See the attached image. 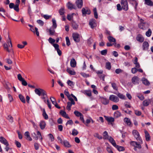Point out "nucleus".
Here are the masks:
<instances>
[{
  "mask_svg": "<svg viewBox=\"0 0 153 153\" xmlns=\"http://www.w3.org/2000/svg\"><path fill=\"white\" fill-rule=\"evenodd\" d=\"M25 135L26 137V139L29 141L32 140V138L30 137V133L28 131H26L25 133Z\"/></svg>",
  "mask_w": 153,
  "mask_h": 153,
  "instance_id": "bb28decb",
  "label": "nucleus"
},
{
  "mask_svg": "<svg viewBox=\"0 0 153 153\" xmlns=\"http://www.w3.org/2000/svg\"><path fill=\"white\" fill-rule=\"evenodd\" d=\"M114 116L115 118H118L121 116V114L119 111H117L114 112Z\"/></svg>",
  "mask_w": 153,
  "mask_h": 153,
  "instance_id": "393cba45",
  "label": "nucleus"
},
{
  "mask_svg": "<svg viewBox=\"0 0 153 153\" xmlns=\"http://www.w3.org/2000/svg\"><path fill=\"white\" fill-rule=\"evenodd\" d=\"M78 133L77 131L75 129H74L72 130V134L74 136L76 135Z\"/></svg>",
  "mask_w": 153,
  "mask_h": 153,
  "instance_id": "8fccbe9b",
  "label": "nucleus"
},
{
  "mask_svg": "<svg viewBox=\"0 0 153 153\" xmlns=\"http://www.w3.org/2000/svg\"><path fill=\"white\" fill-rule=\"evenodd\" d=\"M145 137H146V141H149L150 139V137L147 131H145Z\"/></svg>",
  "mask_w": 153,
  "mask_h": 153,
  "instance_id": "c85d7f7f",
  "label": "nucleus"
},
{
  "mask_svg": "<svg viewBox=\"0 0 153 153\" xmlns=\"http://www.w3.org/2000/svg\"><path fill=\"white\" fill-rule=\"evenodd\" d=\"M94 136L95 137H97L99 139H102V137L98 133L95 134Z\"/></svg>",
  "mask_w": 153,
  "mask_h": 153,
  "instance_id": "864d4df0",
  "label": "nucleus"
},
{
  "mask_svg": "<svg viewBox=\"0 0 153 153\" xmlns=\"http://www.w3.org/2000/svg\"><path fill=\"white\" fill-rule=\"evenodd\" d=\"M152 33V31L150 29H149L148 31L146 33V35L148 37H149L151 36Z\"/></svg>",
  "mask_w": 153,
  "mask_h": 153,
  "instance_id": "09e8293b",
  "label": "nucleus"
},
{
  "mask_svg": "<svg viewBox=\"0 0 153 153\" xmlns=\"http://www.w3.org/2000/svg\"><path fill=\"white\" fill-rule=\"evenodd\" d=\"M149 46V44L148 42H144L143 44L142 48L143 50H146L148 49Z\"/></svg>",
  "mask_w": 153,
  "mask_h": 153,
  "instance_id": "dca6fc26",
  "label": "nucleus"
},
{
  "mask_svg": "<svg viewBox=\"0 0 153 153\" xmlns=\"http://www.w3.org/2000/svg\"><path fill=\"white\" fill-rule=\"evenodd\" d=\"M37 134L38 135V138H39L40 141L41 142H42V140L43 138L41 133L40 132V131H38L37 132Z\"/></svg>",
  "mask_w": 153,
  "mask_h": 153,
  "instance_id": "a19ab883",
  "label": "nucleus"
},
{
  "mask_svg": "<svg viewBox=\"0 0 153 153\" xmlns=\"http://www.w3.org/2000/svg\"><path fill=\"white\" fill-rule=\"evenodd\" d=\"M72 26L73 28L75 30L77 29L78 27V25L74 22H72Z\"/></svg>",
  "mask_w": 153,
  "mask_h": 153,
  "instance_id": "79ce46f5",
  "label": "nucleus"
},
{
  "mask_svg": "<svg viewBox=\"0 0 153 153\" xmlns=\"http://www.w3.org/2000/svg\"><path fill=\"white\" fill-rule=\"evenodd\" d=\"M17 77L19 80L21 82L24 79L22 78L20 74H18Z\"/></svg>",
  "mask_w": 153,
  "mask_h": 153,
  "instance_id": "338daca9",
  "label": "nucleus"
},
{
  "mask_svg": "<svg viewBox=\"0 0 153 153\" xmlns=\"http://www.w3.org/2000/svg\"><path fill=\"white\" fill-rule=\"evenodd\" d=\"M19 97L21 101L23 103H25V100L24 97L22 94H19Z\"/></svg>",
  "mask_w": 153,
  "mask_h": 153,
  "instance_id": "473e14b6",
  "label": "nucleus"
},
{
  "mask_svg": "<svg viewBox=\"0 0 153 153\" xmlns=\"http://www.w3.org/2000/svg\"><path fill=\"white\" fill-rule=\"evenodd\" d=\"M34 91L35 93L39 96L46 95V91L43 89L40 88H36Z\"/></svg>",
  "mask_w": 153,
  "mask_h": 153,
  "instance_id": "20e7f679",
  "label": "nucleus"
},
{
  "mask_svg": "<svg viewBox=\"0 0 153 153\" xmlns=\"http://www.w3.org/2000/svg\"><path fill=\"white\" fill-rule=\"evenodd\" d=\"M69 100L70 101V102H72V104H73V105H74L75 104V102H74L73 99L71 97V96L68 97Z\"/></svg>",
  "mask_w": 153,
  "mask_h": 153,
  "instance_id": "5fc2aeb1",
  "label": "nucleus"
},
{
  "mask_svg": "<svg viewBox=\"0 0 153 153\" xmlns=\"http://www.w3.org/2000/svg\"><path fill=\"white\" fill-rule=\"evenodd\" d=\"M81 75L84 77L86 78L89 77V74H86L84 73H80Z\"/></svg>",
  "mask_w": 153,
  "mask_h": 153,
  "instance_id": "052dcab7",
  "label": "nucleus"
},
{
  "mask_svg": "<svg viewBox=\"0 0 153 153\" xmlns=\"http://www.w3.org/2000/svg\"><path fill=\"white\" fill-rule=\"evenodd\" d=\"M123 9L125 11H127L128 9V3L127 0H122L121 2Z\"/></svg>",
  "mask_w": 153,
  "mask_h": 153,
  "instance_id": "39448f33",
  "label": "nucleus"
},
{
  "mask_svg": "<svg viewBox=\"0 0 153 153\" xmlns=\"http://www.w3.org/2000/svg\"><path fill=\"white\" fill-rule=\"evenodd\" d=\"M64 146L67 147H70L71 146V145L69 143V142L67 140H64L63 143Z\"/></svg>",
  "mask_w": 153,
  "mask_h": 153,
  "instance_id": "f704fd0d",
  "label": "nucleus"
},
{
  "mask_svg": "<svg viewBox=\"0 0 153 153\" xmlns=\"http://www.w3.org/2000/svg\"><path fill=\"white\" fill-rule=\"evenodd\" d=\"M59 13L60 15L63 16L64 15L65 13V10L64 7H61L59 11Z\"/></svg>",
  "mask_w": 153,
  "mask_h": 153,
  "instance_id": "7c9ffc66",
  "label": "nucleus"
},
{
  "mask_svg": "<svg viewBox=\"0 0 153 153\" xmlns=\"http://www.w3.org/2000/svg\"><path fill=\"white\" fill-rule=\"evenodd\" d=\"M67 105L66 107L68 111L70 110L71 106L73 104H72V102H68L67 103Z\"/></svg>",
  "mask_w": 153,
  "mask_h": 153,
  "instance_id": "c9c22d12",
  "label": "nucleus"
},
{
  "mask_svg": "<svg viewBox=\"0 0 153 153\" xmlns=\"http://www.w3.org/2000/svg\"><path fill=\"white\" fill-rule=\"evenodd\" d=\"M140 80L139 77L137 76L133 77L131 79L132 83L134 85H137L139 83Z\"/></svg>",
  "mask_w": 153,
  "mask_h": 153,
  "instance_id": "6e6552de",
  "label": "nucleus"
},
{
  "mask_svg": "<svg viewBox=\"0 0 153 153\" xmlns=\"http://www.w3.org/2000/svg\"><path fill=\"white\" fill-rule=\"evenodd\" d=\"M75 4L78 8H81L83 6L82 0H76L75 2Z\"/></svg>",
  "mask_w": 153,
  "mask_h": 153,
  "instance_id": "9b49d317",
  "label": "nucleus"
},
{
  "mask_svg": "<svg viewBox=\"0 0 153 153\" xmlns=\"http://www.w3.org/2000/svg\"><path fill=\"white\" fill-rule=\"evenodd\" d=\"M115 147L117 148L119 151H123L124 150V147L122 146H119L117 145L116 146H115Z\"/></svg>",
  "mask_w": 153,
  "mask_h": 153,
  "instance_id": "37998d69",
  "label": "nucleus"
},
{
  "mask_svg": "<svg viewBox=\"0 0 153 153\" xmlns=\"http://www.w3.org/2000/svg\"><path fill=\"white\" fill-rule=\"evenodd\" d=\"M134 113L137 116H140L141 114V111L137 110H134Z\"/></svg>",
  "mask_w": 153,
  "mask_h": 153,
  "instance_id": "680f3d73",
  "label": "nucleus"
},
{
  "mask_svg": "<svg viewBox=\"0 0 153 153\" xmlns=\"http://www.w3.org/2000/svg\"><path fill=\"white\" fill-rule=\"evenodd\" d=\"M109 99L111 101L115 102H117L119 101L118 98L114 95H110L109 96Z\"/></svg>",
  "mask_w": 153,
  "mask_h": 153,
  "instance_id": "1a4fd4ad",
  "label": "nucleus"
},
{
  "mask_svg": "<svg viewBox=\"0 0 153 153\" xmlns=\"http://www.w3.org/2000/svg\"><path fill=\"white\" fill-rule=\"evenodd\" d=\"M136 39L138 41L140 42H143L144 40V39L143 36L140 34L138 35L137 36Z\"/></svg>",
  "mask_w": 153,
  "mask_h": 153,
  "instance_id": "6ab92c4d",
  "label": "nucleus"
},
{
  "mask_svg": "<svg viewBox=\"0 0 153 153\" xmlns=\"http://www.w3.org/2000/svg\"><path fill=\"white\" fill-rule=\"evenodd\" d=\"M108 140L113 145V146H114V147L116 146L117 144L115 143V142L112 137L110 136V137H109V138L108 139Z\"/></svg>",
  "mask_w": 153,
  "mask_h": 153,
  "instance_id": "5701e85b",
  "label": "nucleus"
},
{
  "mask_svg": "<svg viewBox=\"0 0 153 153\" xmlns=\"http://www.w3.org/2000/svg\"><path fill=\"white\" fill-rule=\"evenodd\" d=\"M131 3L134 6V8L135 9H136L137 7L138 4L137 2L134 0H132L131 1Z\"/></svg>",
  "mask_w": 153,
  "mask_h": 153,
  "instance_id": "e433bc0d",
  "label": "nucleus"
},
{
  "mask_svg": "<svg viewBox=\"0 0 153 153\" xmlns=\"http://www.w3.org/2000/svg\"><path fill=\"white\" fill-rule=\"evenodd\" d=\"M117 96L120 99L123 100H125L126 99L125 96L122 94L118 93L117 94Z\"/></svg>",
  "mask_w": 153,
  "mask_h": 153,
  "instance_id": "4c0bfd02",
  "label": "nucleus"
},
{
  "mask_svg": "<svg viewBox=\"0 0 153 153\" xmlns=\"http://www.w3.org/2000/svg\"><path fill=\"white\" fill-rule=\"evenodd\" d=\"M81 92L88 97H90L91 95V93L90 90H82Z\"/></svg>",
  "mask_w": 153,
  "mask_h": 153,
  "instance_id": "a211bd4d",
  "label": "nucleus"
},
{
  "mask_svg": "<svg viewBox=\"0 0 153 153\" xmlns=\"http://www.w3.org/2000/svg\"><path fill=\"white\" fill-rule=\"evenodd\" d=\"M74 114L77 117H80L81 116L82 114L80 113V112L77 111H75L74 112Z\"/></svg>",
  "mask_w": 153,
  "mask_h": 153,
  "instance_id": "6e6d98bb",
  "label": "nucleus"
},
{
  "mask_svg": "<svg viewBox=\"0 0 153 153\" xmlns=\"http://www.w3.org/2000/svg\"><path fill=\"white\" fill-rule=\"evenodd\" d=\"M137 71V69L136 68H131V72L133 74H135Z\"/></svg>",
  "mask_w": 153,
  "mask_h": 153,
  "instance_id": "69168bd1",
  "label": "nucleus"
},
{
  "mask_svg": "<svg viewBox=\"0 0 153 153\" xmlns=\"http://www.w3.org/2000/svg\"><path fill=\"white\" fill-rule=\"evenodd\" d=\"M65 39L67 45L69 46L71 45V43L68 37V36L66 37H65Z\"/></svg>",
  "mask_w": 153,
  "mask_h": 153,
  "instance_id": "3c124183",
  "label": "nucleus"
},
{
  "mask_svg": "<svg viewBox=\"0 0 153 153\" xmlns=\"http://www.w3.org/2000/svg\"><path fill=\"white\" fill-rule=\"evenodd\" d=\"M104 117L105 120L109 123L114 122V118L113 117L106 116H105Z\"/></svg>",
  "mask_w": 153,
  "mask_h": 153,
  "instance_id": "b1692460",
  "label": "nucleus"
},
{
  "mask_svg": "<svg viewBox=\"0 0 153 153\" xmlns=\"http://www.w3.org/2000/svg\"><path fill=\"white\" fill-rule=\"evenodd\" d=\"M67 71L71 75H75L76 74V72L74 70H71L70 68H67Z\"/></svg>",
  "mask_w": 153,
  "mask_h": 153,
  "instance_id": "c756f323",
  "label": "nucleus"
},
{
  "mask_svg": "<svg viewBox=\"0 0 153 153\" xmlns=\"http://www.w3.org/2000/svg\"><path fill=\"white\" fill-rule=\"evenodd\" d=\"M108 39L109 41L110 42H116L115 39L112 36H109L108 37Z\"/></svg>",
  "mask_w": 153,
  "mask_h": 153,
  "instance_id": "58836bf2",
  "label": "nucleus"
},
{
  "mask_svg": "<svg viewBox=\"0 0 153 153\" xmlns=\"http://www.w3.org/2000/svg\"><path fill=\"white\" fill-rule=\"evenodd\" d=\"M67 6L68 9L72 10L73 9H76V7L74 4L70 2H68L67 4Z\"/></svg>",
  "mask_w": 153,
  "mask_h": 153,
  "instance_id": "f8f14e48",
  "label": "nucleus"
},
{
  "mask_svg": "<svg viewBox=\"0 0 153 153\" xmlns=\"http://www.w3.org/2000/svg\"><path fill=\"white\" fill-rule=\"evenodd\" d=\"M46 123L44 121H41L39 123V126L41 129L43 130L45 128Z\"/></svg>",
  "mask_w": 153,
  "mask_h": 153,
  "instance_id": "a878e982",
  "label": "nucleus"
},
{
  "mask_svg": "<svg viewBox=\"0 0 153 153\" xmlns=\"http://www.w3.org/2000/svg\"><path fill=\"white\" fill-rule=\"evenodd\" d=\"M144 4L150 6H153V2L151 0H144Z\"/></svg>",
  "mask_w": 153,
  "mask_h": 153,
  "instance_id": "412c9836",
  "label": "nucleus"
},
{
  "mask_svg": "<svg viewBox=\"0 0 153 153\" xmlns=\"http://www.w3.org/2000/svg\"><path fill=\"white\" fill-rule=\"evenodd\" d=\"M112 109L113 110H117L118 109V107L117 105H112Z\"/></svg>",
  "mask_w": 153,
  "mask_h": 153,
  "instance_id": "774afa93",
  "label": "nucleus"
},
{
  "mask_svg": "<svg viewBox=\"0 0 153 153\" xmlns=\"http://www.w3.org/2000/svg\"><path fill=\"white\" fill-rule=\"evenodd\" d=\"M76 63L74 58H72L71 60L70 65L72 67H75L76 65Z\"/></svg>",
  "mask_w": 153,
  "mask_h": 153,
  "instance_id": "4be33fe9",
  "label": "nucleus"
},
{
  "mask_svg": "<svg viewBox=\"0 0 153 153\" xmlns=\"http://www.w3.org/2000/svg\"><path fill=\"white\" fill-rule=\"evenodd\" d=\"M137 97L141 100H143L144 99V97L140 94H137Z\"/></svg>",
  "mask_w": 153,
  "mask_h": 153,
  "instance_id": "4d7b16f0",
  "label": "nucleus"
},
{
  "mask_svg": "<svg viewBox=\"0 0 153 153\" xmlns=\"http://www.w3.org/2000/svg\"><path fill=\"white\" fill-rule=\"evenodd\" d=\"M103 138L104 139H108L109 138V137H110V136H109L108 135V132L106 131H105L103 133Z\"/></svg>",
  "mask_w": 153,
  "mask_h": 153,
  "instance_id": "2f4dec72",
  "label": "nucleus"
},
{
  "mask_svg": "<svg viewBox=\"0 0 153 153\" xmlns=\"http://www.w3.org/2000/svg\"><path fill=\"white\" fill-rule=\"evenodd\" d=\"M52 21L53 23L52 27L54 29H56L57 27L56 21L54 19H53Z\"/></svg>",
  "mask_w": 153,
  "mask_h": 153,
  "instance_id": "72a5a7b5",
  "label": "nucleus"
},
{
  "mask_svg": "<svg viewBox=\"0 0 153 153\" xmlns=\"http://www.w3.org/2000/svg\"><path fill=\"white\" fill-rule=\"evenodd\" d=\"M19 5L18 4H16V5H14L13 8L17 12H18L19 10Z\"/></svg>",
  "mask_w": 153,
  "mask_h": 153,
  "instance_id": "603ef678",
  "label": "nucleus"
},
{
  "mask_svg": "<svg viewBox=\"0 0 153 153\" xmlns=\"http://www.w3.org/2000/svg\"><path fill=\"white\" fill-rule=\"evenodd\" d=\"M141 81L142 83L145 85H149L150 84V82L148 80L144 78H142Z\"/></svg>",
  "mask_w": 153,
  "mask_h": 153,
  "instance_id": "aec40b11",
  "label": "nucleus"
},
{
  "mask_svg": "<svg viewBox=\"0 0 153 153\" xmlns=\"http://www.w3.org/2000/svg\"><path fill=\"white\" fill-rule=\"evenodd\" d=\"M112 87L113 88V89L115 90H117V86L116 84L114 83H112L111 84Z\"/></svg>",
  "mask_w": 153,
  "mask_h": 153,
  "instance_id": "bf43d9fd",
  "label": "nucleus"
},
{
  "mask_svg": "<svg viewBox=\"0 0 153 153\" xmlns=\"http://www.w3.org/2000/svg\"><path fill=\"white\" fill-rule=\"evenodd\" d=\"M96 22L95 20L94 19H92L90 20L89 24L91 28H93L96 26Z\"/></svg>",
  "mask_w": 153,
  "mask_h": 153,
  "instance_id": "ddd939ff",
  "label": "nucleus"
},
{
  "mask_svg": "<svg viewBox=\"0 0 153 153\" xmlns=\"http://www.w3.org/2000/svg\"><path fill=\"white\" fill-rule=\"evenodd\" d=\"M8 45H9V47L10 48H11L12 47V45L11 42V39L9 38V39L7 40V42Z\"/></svg>",
  "mask_w": 153,
  "mask_h": 153,
  "instance_id": "e2e57ef3",
  "label": "nucleus"
},
{
  "mask_svg": "<svg viewBox=\"0 0 153 153\" xmlns=\"http://www.w3.org/2000/svg\"><path fill=\"white\" fill-rule=\"evenodd\" d=\"M93 11L94 12V15L95 18L97 19L98 18V14L97 12V9L95 8L93 9Z\"/></svg>",
  "mask_w": 153,
  "mask_h": 153,
  "instance_id": "49530a36",
  "label": "nucleus"
},
{
  "mask_svg": "<svg viewBox=\"0 0 153 153\" xmlns=\"http://www.w3.org/2000/svg\"><path fill=\"white\" fill-rule=\"evenodd\" d=\"M99 100L103 104L106 105L109 102V101L105 97H100Z\"/></svg>",
  "mask_w": 153,
  "mask_h": 153,
  "instance_id": "9d476101",
  "label": "nucleus"
},
{
  "mask_svg": "<svg viewBox=\"0 0 153 153\" xmlns=\"http://www.w3.org/2000/svg\"><path fill=\"white\" fill-rule=\"evenodd\" d=\"M4 47L5 50L8 52H10L13 51L12 48H10L9 45L8 44H4Z\"/></svg>",
  "mask_w": 153,
  "mask_h": 153,
  "instance_id": "2eb2a0df",
  "label": "nucleus"
},
{
  "mask_svg": "<svg viewBox=\"0 0 153 153\" xmlns=\"http://www.w3.org/2000/svg\"><path fill=\"white\" fill-rule=\"evenodd\" d=\"M67 84L69 85L72 87H73L74 85V82L69 80L68 81Z\"/></svg>",
  "mask_w": 153,
  "mask_h": 153,
  "instance_id": "de8ad7c7",
  "label": "nucleus"
},
{
  "mask_svg": "<svg viewBox=\"0 0 153 153\" xmlns=\"http://www.w3.org/2000/svg\"><path fill=\"white\" fill-rule=\"evenodd\" d=\"M130 144L131 145L134 147V149L135 151L137 150V148L140 149L142 147L140 144L142 143H140L139 141H138L137 143V142L131 141L130 142Z\"/></svg>",
  "mask_w": 153,
  "mask_h": 153,
  "instance_id": "7ed1b4c3",
  "label": "nucleus"
},
{
  "mask_svg": "<svg viewBox=\"0 0 153 153\" xmlns=\"http://www.w3.org/2000/svg\"><path fill=\"white\" fill-rule=\"evenodd\" d=\"M82 12L83 16H85L86 14L89 15L91 13L90 10L88 8H83L82 10Z\"/></svg>",
  "mask_w": 153,
  "mask_h": 153,
  "instance_id": "0eeeda50",
  "label": "nucleus"
},
{
  "mask_svg": "<svg viewBox=\"0 0 153 153\" xmlns=\"http://www.w3.org/2000/svg\"><path fill=\"white\" fill-rule=\"evenodd\" d=\"M151 102V101L149 99L145 100L143 102V105L144 106H147L149 105Z\"/></svg>",
  "mask_w": 153,
  "mask_h": 153,
  "instance_id": "f3484780",
  "label": "nucleus"
},
{
  "mask_svg": "<svg viewBox=\"0 0 153 153\" xmlns=\"http://www.w3.org/2000/svg\"><path fill=\"white\" fill-rule=\"evenodd\" d=\"M107 52V51L106 49H105L102 51H101V54L102 55H105Z\"/></svg>",
  "mask_w": 153,
  "mask_h": 153,
  "instance_id": "0e129e2a",
  "label": "nucleus"
},
{
  "mask_svg": "<svg viewBox=\"0 0 153 153\" xmlns=\"http://www.w3.org/2000/svg\"><path fill=\"white\" fill-rule=\"evenodd\" d=\"M0 142L5 145H9L7 140L3 137H0Z\"/></svg>",
  "mask_w": 153,
  "mask_h": 153,
  "instance_id": "4468645a",
  "label": "nucleus"
},
{
  "mask_svg": "<svg viewBox=\"0 0 153 153\" xmlns=\"http://www.w3.org/2000/svg\"><path fill=\"white\" fill-rule=\"evenodd\" d=\"M132 134L136 140L138 141H139L140 143H143V140L140 136L139 133L137 130H133Z\"/></svg>",
  "mask_w": 153,
  "mask_h": 153,
  "instance_id": "f257e3e1",
  "label": "nucleus"
},
{
  "mask_svg": "<svg viewBox=\"0 0 153 153\" xmlns=\"http://www.w3.org/2000/svg\"><path fill=\"white\" fill-rule=\"evenodd\" d=\"M72 37L74 41L76 42H78L80 40V35L77 33H74L72 34Z\"/></svg>",
  "mask_w": 153,
  "mask_h": 153,
  "instance_id": "423d86ee",
  "label": "nucleus"
},
{
  "mask_svg": "<svg viewBox=\"0 0 153 153\" xmlns=\"http://www.w3.org/2000/svg\"><path fill=\"white\" fill-rule=\"evenodd\" d=\"M55 29H54V28H50L49 29V32L50 33V34L51 35H53L54 34V33L55 32Z\"/></svg>",
  "mask_w": 153,
  "mask_h": 153,
  "instance_id": "ea45409f",
  "label": "nucleus"
},
{
  "mask_svg": "<svg viewBox=\"0 0 153 153\" xmlns=\"http://www.w3.org/2000/svg\"><path fill=\"white\" fill-rule=\"evenodd\" d=\"M43 116L45 119L46 120L48 119V116L46 114L45 109L43 110Z\"/></svg>",
  "mask_w": 153,
  "mask_h": 153,
  "instance_id": "a18cd8bd",
  "label": "nucleus"
},
{
  "mask_svg": "<svg viewBox=\"0 0 153 153\" xmlns=\"http://www.w3.org/2000/svg\"><path fill=\"white\" fill-rule=\"evenodd\" d=\"M138 19H140V23L138 24L139 27L143 29H145L147 26V24L146 23L144 22V20L142 19H140V17L138 16Z\"/></svg>",
  "mask_w": 153,
  "mask_h": 153,
  "instance_id": "f03ea898",
  "label": "nucleus"
},
{
  "mask_svg": "<svg viewBox=\"0 0 153 153\" xmlns=\"http://www.w3.org/2000/svg\"><path fill=\"white\" fill-rule=\"evenodd\" d=\"M48 40L49 42L51 44H53L55 42V40L51 37H50L48 39Z\"/></svg>",
  "mask_w": 153,
  "mask_h": 153,
  "instance_id": "13d9d810",
  "label": "nucleus"
},
{
  "mask_svg": "<svg viewBox=\"0 0 153 153\" xmlns=\"http://www.w3.org/2000/svg\"><path fill=\"white\" fill-rule=\"evenodd\" d=\"M106 68L109 70H110L111 68V65L110 62H108L106 63L105 64Z\"/></svg>",
  "mask_w": 153,
  "mask_h": 153,
  "instance_id": "c03bdc74",
  "label": "nucleus"
},
{
  "mask_svg": "<svg viewBox=\"0 0 153 153\" xmlns=\"http://www.w3.org/2000/svg\"><path fill=\"white\" fill-rule=\"evenodd\" d=\"M124 122L126 123L127 125L130 126L131 124V122L130 120L128 118H125L124 119Z\"/></svg>",
  "mask_w": 153,
  "mask_h": 153,
  "instance_id": "cd10ccee",
  "label": "nucleus"
}]
</instances>
